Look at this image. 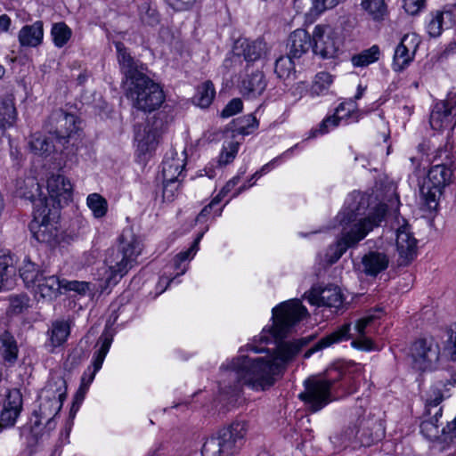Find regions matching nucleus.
Segmentation results:
<instances>
[{"mask_svg": "<svg viewBox=\"0 0 456 456\" xmlns=\"http://www.w3.org/2000/svg\"><path fill=\"white\" fill-rule=\"evenodd\" d=\"M272 313L273 325L262 330L259 341L265 344L274 342L276 348L264 357L240 355L224 363L220 367L223 376L219 383L221 393L236 394L241 385L256 391L269 389L283 374L288 363L310 342L311 338L281 341L291 328L308 314L299 299L282 302Z\"/></svg>", "mask_w": 456, "mask_h": 456, "instance_id": "nucleus-1", "label": "nucleus"}, {"mask_svg": "<svg viewBox=\"0 0 456 456\" xmlns=\"http://www.w3.org/2000/svg\"><path fill=\"white\" fill-rule=\"evenodd\" d=\"M369 207L368 194L354 191L347 196L342 209L335 217V227L342 228V236L328 248L325 254L330 265L335 264L348 248L356 246L374 227L380 224L387 211V205L379 203L365 216Z\"/></svg>", "mask_w": 456, "mask_h": 456, "instance_id": "nucleus-2", "label": "nucleus"}, {"mask_svg": "<svg viewBox=\"0 0 456 456\" xmlns=\"http://www.w3.org/2000/svg\"><path fill=\"white\" fill-rule=\"evenodd\" d=\"M115 46L121 72L127 83L126 97L132 107L144 113L158 110L165 101L162 87L145 75L143 64L130 55L123 43L117 42Z\"/></svg>", "mask_w": 456, "mask_h": 456, "instance_id": "nucleus-3", "label": "nucleus"}, {"mask_svg": "<svg viewBox=\"0 0 456 456\" xmlns=\"http://www.w3.org/2000/svg\"><path fill=\"white\" fill-rule=\"evenodd\" d=\"M142 244L140 238L131 228L124 229L118 237L117 248L110 250L106 257L109 284H116L130 269L137 265V257L142 253Z\"/></svg>", "mask_w": 456, "mask_h": 456, "instance_id": "nucleus-4", "label": "nucleus"}, {"mask_svg": "<svg viewBox=\"0 0 456 456\" xmlns=\"http://www.w3.org/2000/svg\"><path fill=\"white\" fill-rule=\"evenodd\" d=\"M375 320L376 317L373 314H368L359 319L354 326V335L350 334L351 324L345 323L337 330L321 338L314 347L309 349L305 354V357L307 358L318 350L326 348L334 343L346 340L350 338H354L351 343L353 347L363 351L373 350V342L370 338L367 337V335L371 332L372 325Z\"/></svg>", "mask_w": 456, "mask_h": 456, "instance_id": "nucleus-5", "label": "nucleus"}, {"mask_svg": "<svg viewBox=\"0 0 456 456\" xmlns=\"http://www.w3.org/2000/svg\"><path fill=\"white\" fill-rule=\"evenodd\" d=\"M245 421H234L208 438L202 447L203 456H232L247 433Z\"/></svg>", "mask_w": 456, "mask_h": 456, "instance_id": "nucleus-6", "label": "nucleus"}, {"mask_svg": "<svg viewBox=\"0 0 456 456\" xmlns=\"http://www.w3.org/2000/svg\"><path fill=\"white\" fill-rule=\"evenodd\" d=\"M390 189L392 190L391 197L388 200L390 208H395V211H397L399 197L395 193L394 186H390ZM391 227L395 231L398 264L399 265H408L417 256L418 240L413 236L407 221L397 212L395 214V219L391 224Z\"/></svg>", "mask_w": 456, "mask_h": 456, "instance_id": "nucleus-7", "label": "nucleus"}, {"mask_svg": "<svg viewBox=\"0 0 456 456\" xmlns=\"http://www.w3.org/2000/svg\"><path fill=\"white\" fill-rule=\"evenodd\" d=\"M335 379H327L310 377L304 381L305 389L298 395V398L312 412H316L331 401V388Z\"/></svg>", "mask_w": 456, "mask_h": 456, "instance_id": "nucleus-8", "label": "nucleus"}, {"mask_svg": "<svg viewBox=\"0 0 456 456\" xmlns=\"http://www.w3.org/2000/svg\"><path fill=\"white\" fill-rule=\"evenodd\" d=\"M166 114L159 113L145 123L134 126V140L142 154L151 152L157 148L159 138L166 129Z\"/></svg>", "mask_w": 456, "mask_h": 456, "instance_id": "nucleus-9", "label": "nucleus"}, {"mask_svg": "<svg viewBox=\"0 0 456 456\" xmlns=\"http://www.w3.org/2000/svg\"><path fill=\"white\" fill-rule=\"evenodd\" d=\"M55 214L46 206L37 208L29 228L33 237L40 243L55 246L59 242V229Z\"/></svg>", "mask_w": 456, "mask_h": 456, "instance_id": "nucleus-10", "label": "nucleus"}, {"mask_svg": "<svg viewBox=\"0 0 456 456\" xmlns=\"http://www.w3.org/2000/svg\"><path fill=\"white\" fill-rule=\"evenodd\" d=\"M433 162L436 163L429 169L425 183L443 190L456 175V159L450 156L447 147L438 148L434 151Z\"/></svg>", "mask_w": 456, "mask_h": 456, "instance_id": "nucleus-11", "label": "nucleus"}, {"mask_svg": "<svg viewBox=\"0 0 456 456\" xmlns=\"http://www.w3.org/2000/svg\"><path fill=\"white\" fill-rule=\"evenodd\" d=\"M45 127L48 133L53 134L63 146L77 134L79 129L77 117L61 109L55 110L51 113Z\"/></svg>", "mask_w": 456, "mask_h": 456, "instance_id": "nucleus-12", "label": "nucleus"}, {"mask_svg": "<svg viewBox=\"0 0 456 456\" xmlns=\"http://www.w3.org/2000/svg\"><path fill=\"white\" fill-rule=\"evenodd\" d=\"M66 397L65 389L57 387L55 384L49 383L45 386L39 395V409L35 411L36 420L35 427H39L43 419L48 417H55L62 407L63 401Z\"/></svg>", "mask_w": 456, "mask_h": 456, "instance_id": "nucleus-13", "label": "nucleus"}, {"mask_svg": "<svg viewBox=\"0 0 456 456\" xmlns=\"http://www.w3.org/2000/svg\"><path fill=\"white\" fill-rule=\"evenodd\" d=\"M113 340V335L107 330H104L101 337L99 338L98 343L101 344L99 349H97L94 354L92 366H88L87 369L82 375L81 385L77 393V399L81 395L80 400H83L85 394L89 388V386L94 379V377L98 370H101L104 359L110 348Z\"/></svg>", "mask_w": 456, "mask_h": 456, "instance_id": "nucleus-14", "label": "nucleus"}, {"mask_svg": "<svg viewBox=\"0 0 456 456\" xmlns=\"http://www.w3.org/2000/svg\"><path fill=\"white\" fill-rule=\"evenodd\" d=\"M313 52L323 59L334 58L339 50L340 40L330 26L318 25L313 33Z\"/></svg>", "mask_w": 456, "mask_h": 456, "instance_id": "nucleus-15", "label": "nucleus"}, {"mask_svg": "<svg viewBox=\"0 0 456 456\" xmlns=\"http://www.w3.org/2000/svg\"><path fill=\"white\" fill-rule=\"evenodd\" d=\"M439 353L438 345L431 341L427 339L415 341L410 353L412 367L420 371L431 370L439 359Z\"/></svg>", "mask_w": 456, "mask_h": 456, "instance_id": "nucleus-16", "label": "nucleus"}, {"mask_svg": "<svg viewBox=\"0 0 456 456\" xmlns=\"http://www.w3.org/2000/svg\"><path fill=\"white\" fill-rule=\"evenodd\" d=\"M311 305L318 306L334 307L338 309L343 305L344 297L338 287L329 285L323 289L313 288L309 293L305 294Z\"/></svg>", "mask_w": 456, "mask_h": 456, "instance_id": "nucleus-17", "label": "nucleus"}, {"mask_svg": "<svg viewBox=\"0 0 456 456\" xmlns=\"http://www.w3.org/2000/svg\"><path fill=\"white\" fill-rule=\"evenodd\" d=\"M456 116V101L452 98L437 102L430 114V126L435 130L451 126Z\"/></svg>", "mask_w": 456, "mask_h": 456, "instance_id": "nucleus-18", "label": "nucleus"}, {"mask_svg": "<svg viewBox=\"0 0 456 456\" xmlns=\"http://www.w3.org/2000/svg\"><path fill=\"white\" fill-rule=\"evenodd\" d=\"M47 191L50 197L61 207L71 200L72 184L70 181L60 174L52 175L47 180Z\"/></svg>", "mask_w": 456, "mask_h": 456, "instance_id": "nucleus-19", "label": "nucleus"}, {"mask_svg": "<svg viewBox=\"0 0 456 456\" xmlns=\"http://www.w3.org/2000/svg\"><path fill=\"white\" fill-rule=\"evenodd\" d=\"M186 162L185 150L181 152L171 151L162 163V176L164 181L180 180Z\"/></svg>", "mask_w": 456, "mask_h": 456, "instance_id": "nucleus-20", "label": "nucleus"}, {"mask_svg": "<svg viewBox=\"0 0 456 456\" xmlns=\"http://www.w3.org/2000/svg\"><path fill=\"white\" fill-rule=\"evenodd\" d=\"M63 285V281L55 275H46L45 273L40 274V278L33 285V289L36 296L41 298L52 300L60 294L61 288Z\"/></svg>", "mask_w": 456, "mask_h": 456, "instance_id": "nucleus-21", "label": "nucleus"}, {"mask_svg": "<svg viewBox=\"0 0 456 456\" xmlns=\"http://www.w3.org/2000/svg\"><path fill=\"white\" fill-rule=\"evenodd\" d=\"M361 264L363 273L376 277L388 267L389 258L384 252L370 251L362 256Z\"/></svg>", "mask_w": 456, "mask_h": 456, "instance_id": "nucleus-22", "label": "nucleus"}, {"mask_svg": "<svg viewBox=\"0 0 456 456\" xmlns=\"http://www.w3.org/2000/svg\"><path fill=\"white\" fill-rule=\"evenodd\" d=\"M44 38V23L37 20L32 24L23 26L18 33V41L22 47H37Z\"/></svg>", "mask_w": 456, "mask_h": 456, "instance_id": "nucleus-23", "label": "nucleus"}, {"mask_svg": "<svg viewBox=\"0 0 456 456\" xmlns=\"http://www.w3.org/2000/svg\"><path fill=\"white\" fill-rule=\"evenodd\" d=\"M267 86L265 74L256 70L247 74L240 82V92L248 97H256L263 94Z\"/></svg>", "mask_w": 456, "mask_h": 456, "instance_id": "nucleus-24", "label": "nucleus"}, {"mask_svg": "<svg viewBox=\"0 0 456 456\" xmlns=\"http://www.w3.org/2000/svg\"><path fill=\"white\" fill-rule=\"evenodd\" d=\"M356 103L354 100H349L340 103L333 115L324 118L319 126V133L323 134L329 132L330 127H336L344 118H349L356 110Z\"/></svg>", "mask_w": 456, "mask_h": 456, "instance_id": "nucleus-25", "label": "nucleus"}, {"mask_svg": "<svg viewBox=\"0 0 456 456\" xmlns=\"http://www.w3.org/2000/svg\"><path fill=\"white\" fill-rule=\"evenodd\" d=\"M313 40L305 29H297L289 36V55L298 59L313 48Z\"/></svg>", "mask_w": 456, "mask_h": 456, "instance_id": "nucleus-26", "label": "nucleus"}, {"mask_svg": "<svg viewBox=\"0 0 456 456\" xmlns=\"http://www.w3.org/2000/svg\"><path fill=\"white\" fill-rule=\"evenodd\" d=\"M294 57L291 55L281 56L275 61L274 72L283 80L286 86L290 85L296 79Z\"/></svg>", "mask_w": 456, "mask_h": 456, "instance_id": "nucleus-27", "label": "nucleus"}, {"mask_svg": "<svg viewBox=\"0 0 456 456\" xmlns=\"http://www.w3.org/2000/svg\"><path fill=\"white\" fill-rule=\"evenodd\" d=\"M240 48L242 55L248 62L256 61L266 53V44L261 39L244 40L240 43Z\"/></svg>", "mask_w": 456, "mask_h": 456, "instance_id": "nucleus-28", "label": "nucleus"}, {"mask_svg": "<svg viewBox=\"0 0 456 456\" xmlns=\"http://www.w3.org/2000/svg\"><path fill=\"white\" fill-rule=\"evenodd\" d=\"M203 235L204 232H200L186 251L180 252L174 257V268L175 270H181V272L178 273L177 275L184 274L185 272L187 271V265L183 266V263L191 260L196 255L197 251L199 250V243L202 239Z\"/></svg>", "mask_w": 456, "mask_h": 456, "instance_id": "nucleus-29", "label": "nucleus"}, {"mask_svg": "<svg viewBox=\"0 0 456 456\" xmlns=\"http://www.w3.org/2000/svg\"><path fill=\"white\" fill-rule=\"evenodd\" d=\"M70 333V326L66 321H56L53 322L49 330L50 342L54 347L61 346Z\"/></svg>", "mask_w": 456, "mask_h": 456, "instance_id": "nucleus-30", "label": "nucleus"}, {"mask_svg": "<svg viewBox=\"0 0 456 456\" xmlns=\"http://www.w3.org/2000/svg\"><path fill=\"white\" fill-rule=\"evenodd\" d=\"M216 90L211 81H206L197 88L193 102L200 108H208L213 102Z\"/></svg>", "mask_w": 456, "mask_h": 456, "instance_id": "nucleus-31", "label": "nucleus"}, {"mask_svg": "<svg viewBox=\"0 0 456 456\" xmlns=\"http://www.w3.org/2000/svg\"><path fill=\"white\" fill-rule=\"evenodd\" d=\"M0 354L4 361L13 362L17 359L18 349L13 337L7 331L0 335Z\"/></svg>", "mask_w": 456, "mask_h": 456, "instance_id": "nucleus-32", "label": "nucleus"}, {"mask_svg": "<svg viewBox=\"0 0 456 456\" xmlns=\"http://www.w3.org/2000/svg\"><path fill=\"white\" fill-rule=\"evenodd\" d=\"M15 273L13 260L8 254H0V282L1 287L9 288L12 284V276Z\"/></svg>", "mask_w": 456, "mask_h": 456, "instance_id": "nucleus-33", "label": "nucleus"}, {"mask_svg": "<svg viewBox=\"0 0 456 456\" xmlns=\"http://www.w3.org/2000/svg\"><path fill=\"white\" fill-rule=\"evenodd\" d=\"M380 56V50L378 45H372L369 49L362 51L352 57V63L355 67H365L376 62Z\"/></svg>", "mask_w": 456, "mask_h": 456, "instance_id": "nucleus-34", "label": "nucleus"}, {"mask_svg": "<svg viewBox=\"0 0 456 456\" xmlns=\"http://www.w3.org/2000/svg\"><path fill=\"white\" fill-rule=\"evenodd\" d=\"M72 36L71 29L64 22L53 23L51 29V37L56 47H63Z\"/></svg>", "mask_w": 456, "mask_h": 456, "instance_id": "nucleus-35", "label": "nucleus"}, {"mask_svg": "<svg viewBox=\"0 0 456 456\" xmlns=\"http://www.w3.org/2000/svg\"><path fill=\"white\" fill-rule=\"evenodd\" d=\"M29 147L30 150L38 155H49L53 151L54 146L53 143L43 134H35L31 136L29 140Z\"/></svg>", "mask_w": 456, "mask_h": 456, "instance_id": "nucleus-36", "label": "nucleus"}, {"mask_svg": "<svg viewBox=\"0 0 456 456\" xmlns=\"http://www.w3.org/2000/svg\"><path fill=\"white\" fill-rule=\"evenodd\" d=\"M44 273L39 272L30 260H24L23 265L20 268V276L28 288L33 287Z\"/></svg>", "mask_w": 456, "mask_h": 456, "instance_id": "nucleus-37", "label": "nucleus"}, {"mask_svg": "<svg viewBox=\"0 0 456 456\" xmlns=\"http://www.w3.org/2000/svg\"><path fill=\"white\" fill-rule=\"evenodd\" d=\"M234 131L248 135L258 127V121L252 114L245 115L233 120Z\"/></svg>", "mask_w": 456, "mask_h": 456, "instance_id": "nucleus-38", "label": "nucleus"}, {"mask_svg": "<svg viewBox=\"0 0 456 456\" xmlns=\"http://www.w3.org/2000/svg\"><path fill=\"white\" fill-rule=\"evenodd\" d=\"M86 204L95 218H101L107 213V200L98 193L89 194L86 199Z\"/></svg>", "mask_w": 456, "mask_h": 456, "instance_id": "nucleus-39", "label": "nucleus"}, {"mask_svg": "<svg viewBox=\"0 0 456 456\" xmlns=\"http://www.w3.org/2000/svg\"><path fill=\"white\" fill-rule=\"evenodd\" d=\"M362 6L376 20H383L387 12L385 0H362Z\"/></svg>", "mask_w": 456, "mask_h": 456, "instance_id": "nucleus-40", "label": "nucleus"}, {"mask_svg": "<svg viewBox=\"0 0 456 456\" xmlns=\"http://www.w3.org/2000/svg\"><path fill=\"white\" fill-rule=\"evenodd\" d=\"M413 59L414 55L399 43L395 51L393 68L395 71H402Z\"/></svg>", "mask_w": 456, "mask_h": 456, "instance_id": "nucleus-41", "label": "nucleus"}, {"mask_svg": "<svg viewBox=\"0 0 456 456\" xmlns=\"http://www.w3.org/2000/svg\"><path fill=\"white\" fill-rule=\"evenodd\" d=\"M332 82V76L330 73L319 72L316 74L313 82L311 94L314 95H321L326 94Z\"/></svg>", "mask_w": 456, "mask_h": 456, "instance_id": "nucleus-42", "label": "nucleus"}, {"mask_svg": "<svg viewBox=\"0 0 456 456\" xmlns=\"http://www.w3.org/2000/svg\"><path fill=\"white\" fill-rule=\"evenodd\" d=\"M139 15L142 23L149 26H155L159 22V15L151 4L144 1L139 6Z\"/></svg>", "mask_w": 456, "mask_h": 456, "instance_id": "nucleus-43", "label": "nucleus"}, {"mask_svg": "<svg viewBox=\"0 0 456 456\" xmlns=\"http://www.w3.org/2000/svg\"><path fill=\"white\" fill-rule=\"evenodd\" d=\"M0 121L3 126H11L16 118V109L12 101H4L0 106Z\"/></svg>", "mask_w": 456, "mask_h": 456, "instance_id": "nucleus-44", "label": "nucleus"}, {"mask_svg": "<svg viewBox=\"0 0 456 456\" xmlns=\"http://www.w3.org/2000/svg\"><path fill=\"white\" fill-rule=\"evenodd\" d=\"M443 190L433 187L430 183L423 184L421 193L425 200L427 206L429 208H435L437 206V201L442 194Z\"/></svg>", "mask_w": 456, "mask_h": 456, "instance_id": "nucleus-45", "label": "nucleus"}, {"mask_svg": "<svg viewBox=\"0 0 456 456\" xmlns=\"http://www.w3.org/2000/svg\"><path fill=\"white\" fill-rule=\"evenodd\" d=\"M239 149V142L230 141L224 145L223 151L219 156V163L227 165L233 161Z\"/></svg>", "mask_w": 456, "mask_h": 456, "instance_id": "nucleus-46", "label": "nucleus"}, {"mask_svg": "<svg viewBox=\"0 0 456 456\" xmlns=\"http://www.w3.org/2000/svg\"><path fill=\"white\" fill-rule=\"evenodd\" d=\"M338 3V0H311V7L308 15L316 17L322 13L327 9L335 7Z\"/></svg>", "mask_w": 456, "mask_h": 456, "instance_id": "nucleus-47", "label": "nucleus"}, {"mask_svg": "<svg viewBox=\"0 0 456 456\" xmlns=\"http://www.w3.org/2000/svg\"><path fill=\"white\" fill-rule=\"evenodd\" d=\"M444 13L437 12L431 16L428 23L427 30L431 37H437L442 34Z\"/></svg>", "mask_w": 456, "mask_h": 456, "instance_id": "nucleus-48", "label": "nucleus"}, {"mask_svg": "<svg viewBox=\"0 0 456 456\" xmlns=\"http://www.w3.org/2000/svg\"><path fill=\"white\" fill-rule=\"evenodd\" d=\"M400 44L415 56L420 44V39L416 33H408L403 37Z\"/></svg>", "mask_w": 456, "mask_h": 456, "instance_id": "nucleus-49", "label": "nucleus"}, {"mask_svg": "<svg viewBox=\"0 0 456 456\" xmlns=\"http://www.w3.org/2000/svg\"><path fill=\"white\" fill-rule=\"evenodd\" d=\"M181 180L164 181L163 180V198L172 201L176 195Z\"/></svg>", "mask_w": 456, "mask_h": 456, "instance_id": "nucleus-50", "label": "nucleus"}, {"mask_svg": "<svg viewBox=\"0 0 456 456\" xmlns=\"http://www.w3.org/2000/svg\"><path fill=\"white\" fill-rule=\"evenodd\" d=\"M62 287L67 290H72L77 292L80 295H86L90 290V283L86 281H63Z\"/></svg>", "mask_w": 456, "mask_h": 456, "instance_id": "nucleus-51", "label": "nucleus"}, {"mask_svg": "<svg viewBox=\"0 0 456 456\" xmlns=\"http://www.w3.org/2000/svg\"><path fill=\"white\" fill-rule=\"evenodd\" d=\"M243 107L242 101L239 98H234L231 100L228 104L224 108L221 112V116L223 118L232 117L240 111H241Z\"/></svg>", "mask_w": 456, "mask_h": 456, "instance_id": "nucleus-52", "label": "nucleus"}, {"mask_svg": "<svg viewBox=\"0 0 456 456\" xmlns=\"http://www.w3.org/2000/svg\"><path fill=\"white\" fill-rule=\"evenodd\" d=\"M28 299L24 295L10 297V311L13 314H19L27 306Z\"/></svg>", "mask_w": 456, "mask_h": 456, "instance_id": "nucleus-53", "label": "nucleus"}, {"mask_svg": "<svg viewBox=\"0 0 456 456\" xmlns=\"http://www.w3.org/2000/svg\"><path fill=\"white\" fill-rule=\"evenodd\" d=\"M445 352L450 356L451 360L456 361V324L453 329H451L449 338L445 346Z\"/></svg>", "mask_w": 456, "mask_h": 456, "instance_id": "nucleus-54", "label": "nucleus"}, {"mask_svg": "<svg viewBox=\"0 0 456 456\" xmlns=\"http://www.w3.org/2000/svg\"><path fill=\"white\" fill-rule=\"evenodd\" d=\"M425 6V0H403V8L411 15L417 14Z\"/></svg>", "mask_w": 456, "mask_h": 456, "instance_id": "nucleus-55", "label": "nucleus"}, {"mask_svg": "<svg viewBox=\"0 0 456 456\" xmlns=\"http://www.w3.org/2000/svg\"><path fill=\"white\" fill-rule=\"evenodd\" d=\"M175 11L182 12L191 8L196 0H166Z\"/></svg>", "mask_w": 456, "mask_h": 456, "instance_id": "nucleus-56", "label": "nucleus"}, {"mask_svg": "<svg viewBox=\"0 0 456 456\" xmlns=\"http://www.w3.org/2000/svg\"><path fill=\"white\" fill-rule=\"evenodd\" d=\"M240 176L236 175L232 177L231 180H229L226 184L222 188V194L227 195L228 192H230L240 182Z\"/></svg>", "mask_w": 456, "mask_h": 456, "instance_id": "nucleus-57", "label": "nucleus"}, {"mask_svg": "<svg viewBox=\"0 0 456 456\" xmlns=\"http://www.w3.org/2000/svg\"><path fill=\"white\" fill-rule=\"evenodd\" d=\"M277 159H278V158L273 159V160H271L269 163H267V164L264 165L260 170L256 171V173L251 176L250 181H251V180H253V179H258L259 177H261V175H262L263 174L267 173V172L270 170L271 167H272V166L276 162V160H277Z\"/></svg>", "mask_w": 456, "mask_h": 456, "instance_id": "nucleus-58", "label": "nucleus"}, {"mask_svg": "<svg viewBox=\"0 0 456 456\" xmlns=\"http://www.w3.org/2000/svg\"><path fill=\"white\" fill-rule=\"evenodd\" d=\"M11 25V19L8 15L3 14L0 16V31H7Z\"/></svg>", "mask_w": 456, "mask_h": 456, "instance_id": "nucleus-59", "label": "nucleus"}, {"mask_svg": "<svg viewBox=\"0 0 456 456\" xmlns=\"http://www.w3.org/2000/svg\"><path fill=\"white\" fill-rule=\"evenodd\" d=\"M45 420V428L50 432L56 428V421L54 420V417H48L47 419H43Z\"/></svg>", "mask_w": 456, "mask_h": 456, "instance_id": "nucleus-60", "label": "nucleus"}, {"mask_svg": "<svg viewBox=\"0 0 456 456\" xmlns=\"http://www.w3.org/2000/svg\"><path fill=\"white\" fill-rule=\"evenodd\" d=\"M81 398V395L78 396V398L77 399V397L75 398V402L72 403V406L70 408V417L71 418H74L75 414L77 413V411H78V408H79V404L81 403V402L83 400H80Z\"/></svg>", "mask_w": 456, "mask_h": 456, "instance_id": "nucleus-61", "label": "nucleus"}, {"mask_svg": "<svg viewBox=\"0 0 456 456\" xmlns=\"http://www.w3.org/2000/svg\"><path fill=\"white\" fill-rule=\"evenodd\" d=\"M212 207L213 206L210 203L208 205H207L206 207H204V208L198 215L197 220L200 221V220H201V218L207 216L210 213Z\"/></svg>", "mask_w": 456, "mask_h": 456, "instance_id": "nucleus-62", "label": "nucleus"}, {"mask_svg": "<svg viewBox=\"0 0 456 456\" xmlns=\"http://www.w3.org/2000/svg\"><path fill=\"white\" fill-rule=\"evenodd\" d=\"M366 87L365 86H362L361 85L358 86L357 87V93L356 94L354 95V101L355 102L356 100H359L362 97L363 95V93L365 91Z\"/></svg>", "mask_w": 456, "mask_h": 456, "instance_id": "nucleus-63", "label": "nucleus"}, {"mask_svg": "<svg viewBox=\"0 0 456 456\" xmlns=\"http://www.w3.org/2000/svg\"><path fill=\"white\" fill-rule=\"evenodd\" d=\"M248 346L249 350L254 353H263L265 351V347L258 346L255 345L254 343L248 345Z\"/></svg>", "mask_w": 456, "mask_h": 456, "instance_id": "nucleus-64", "label": "nucleus"}]
</instances>
